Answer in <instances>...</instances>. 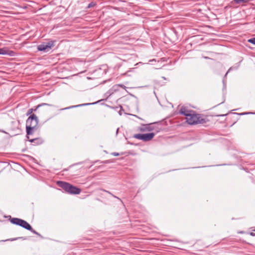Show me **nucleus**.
I'll list each match as a JSON object with an SVG mask.
<instances>
[{"label": "nucleus", "mask_w": 255, "mask_h": 255, "mask_svg": "<svg viewBox=\"0 0 255 255\" xmlns=\"http://www.w3.org/2000/svg\"><path fill=\"white\" fill-rule=\"evenodd\" d=\"M38 123L37 118L34 114L31 115L26 121V132L27 135L32 133V130L37 126Z\"/></svg>", "instance_id": "obj_1"}, {"label": "nucleus", "mask_w": 255, "mask_h": 255, "mask_svg": "<svg viewBox=\"0 0 255 255\" xmlns=\"http://www.w3.org/2000/svg\"><path fill=\"white\" fill-rule=\"evenodd\" d=\"M58 185L64 189L66 192L73 194H79L81 192V189L63 181L58 182Z\"/></svg>", "instance_id": "obj_2"}, {"label": "nucleus", "mask_w": 255, "mask_h": 255, "mask_svg": "<svg viewBox=\"0 0 255 255\" xmlns=\"http://www.w3.org/2000/svg\"><path fill=\"white\" fill-rule=\"evenodd\" d=\"M10 222L13 224L19 225L27 230L32 231L35 234H37L35 231H32L31 226L27 222L23 220L18 218H12L10 220Z\"/></svg>", "instance_id": "obj_3"}, {"label": "nucleus", "mask_w": 255, "mask_h": 255, "mask_svg": "<svg viewBox=\"0 0 255 255\" xmlns=\"http://www.w3.org/2000/svg\"><path fill=\"white\" fill-rule=\"evenodd\" d=\"M200 116L194 111L188 116L186 117L187 123L189 125L197 124L200 122Z\"/></svg>", "instance_id": "obj_4"}, {"label": "nucleus", "mask_w": 255, "mask_h": 255, "mask_svg": "<svg viewBox=\"0 0 255 255\" xmlns=\"http://www.w3.org/2000/svg\"><path fill=\"white\" fill-rule=\"evenodd\" d=\"M54 41H53L43 43L42 44L38 45L37 49L38 51L47 52L54 46Z\"/></svg>", "instance_id": "obj_5"}, {"label": "nucleus", "mask_w": 255, "mask_h": 255, "mask_svg": "<svg viewBox=\"0 0 255 255\" xmlns=\"http://www.w3.org/2000/svg\"><path fill=\"white\" fill-rule=\"evenodd\" d=\"M155 134L153 132L145 134H135L133 137L136 139L142 140L144 141H148L151 140L154 136Z\"/></svg>", "instance_id": "obj_6"}, {"label": "nucleus", "mask_w": 255, "mask_h": 255, "mask_svg": "<svg viewBox=\"0 0 255 255\" xmlns=\"http://www.w3.org/2000/svg\"><path fill=\"white\" fill-rule=\"evenodd\" d=\"M126 90L123 86L120 85H114L109 91V96L114 94L117 92H120L121 94H124V93Z\"/></svg>", "instance_id": "obj_7"}, {"label": "nucleus", "mask_w": 255, "mask_h": 255, "mask_svg": "<svg viewBox=\"0 0 255 255\" xmlns=\"http://www.w3.org/2000/svg\"><path fill=\"white\" fill-rule=\"evenodd\" d=\"M193 112V111L188 109V108L185 106H182L179 110V113L184 115L186 117L188 116Z\"/></svg>", "instance_id": "obj_8"}, {"label": "nucleus", "mask_w": 255, "mask_h": 255, "mask_svg": "<svg viewBox=\"0 0 255 255\" xmlns=\"http://www.w3.org/2000/svg\"><path fill=\"white\" fill-rule=\"evenodd\" d=\"M0 54L1 55H8L9 56H14V52L13 51L9 50L6 47L0 48Z\"/></svg>", "instance_id": "obj_9"}, {"label": "nucleus", "mask_w": 255, "mask_h": 255, "mask_svg": "<svg viewBox=\"0 0 255 255\" xmlns=\"http://www.w3.org/2000/svg\"><path fill=\"white\" fill-rule=\"evenodd\" d=\"M151 130V129L149 125H143L142 127L139 128V130L141 131H148Z\"/></svg>", "instance_id": "obj_10"}, {"label": "nucleus", "mask_w": 255, "mask_h": 255, "mask_svg": "<svg viewBox=\"0 0 255 255\" xmlns=\"http://www.w3.org/2000/svg\"><path fill=\"white\" fill-rule=\"evenodd\" d=\"M234 1L238 4L241 3H246L247 2L251 0H234Z\"/></svg>", "instance_id": "obj_11"}, {"label": "nucleus", "mask_w": 255, "mask_h": 255, "mask_svg": "<svg viewBox=\"0 0 255 255\" xmlns=\"http://www.w3.org/2000/svg\"><path fill=\"white\" fill-rule=\"evenodd\" d=\"M100 100H99L98 101V102L99 101H100ZM97 103V102H93L92 103H88V104H82V105H78V106H72V107H70L69 108H67V109H68V108H74V107H79V106H85V105H90V104H96Z\"/></svg>", "instance_id": "obj_12"}, {"label": "nucleus", "mask_w": 255, "mask_h": 255, "mask_svg": "<svg viewBox=\"0 0 255 255\" xmlns=\"http://www.w3.org/2000/svg\"><path fill=\"white\" fill-rule=\"evenodd\" d=\"M248 42L255 45V38L249 39Z\"/></svg>", "instance_id": "obj_13"}, {"label": "nucleus", "mask_w": 255, "mask_h": 255, "mask_svg": "<svg viewBox=\"0 0 255 255\" xmlns=\"http://www.w3.org/2000/svg\"><path fill=\"white\" fill-rule=\"evenodd\" d=\"M112 154L114 155V156H118V155H119V153H117V152H113V153H112Z\"/></svg>", "instance_id": "obj_14"}, {"label": "nucleus", "mask_w": 255, "mask_h": 255, "mask_svg": "<svg viewBox=\"0 0 255 255\" xmlns=\"http://www.w3.org/2000/svg\"><path fill=\"white\" fill-rule=\"evenodd\" d=\"M32 112V109H29L27 112V115L30 114Z\"/></svg>", "instance_id": "obj_15"}, {"label": "nucleus", "mask_w": 255, "mask_h": 255, "mask_svg": "<svg viewBox=\"0 0 255 255\" xmlns=\"http://www.w3.org/2000/svg\"><path fill=\"white\" fill-rule=\"evenodd\" d=\"M15 239H7V240H2V242H5V241H14Z\"/></svg>", "instance_id": "obj_16"}, {"label": "nucleus", "mask_w": 255, "mask_h": 255, "mask_svg": "<svg viewBox=\"0 0 255 255\" xmlns=\"http://www.w3.org/2000/svg\"><path fill=\"white\" fill-rule=\"evenodd\" d=\"M31 142H33V141L34 140V139H30L29 140Z\"/></svg>", "instance_id": "obj_17"}, {"label": "nucleus", "mask_w": 255, "mask_h": 255, "mask_svg": "<svg viewBox=\"0 0 255 255\" xmlns=\"http://www.w3.org/2000/svg\"><path fill=\"white\" fill-rule=\"evenodd\" d=\"M158 101L159 103L161 105L160 100L159 99H158Z\"/></svg>", "instance_id": "obj_18"}, {"label": "nucleus", "mask_w": 255, "mask_h": 255, "mask_svg": "<svg viewBox=\"0 0 255 255\" xmlns=\"http://www.w3.org/2000/svg\"><path fill=\"white\" fill-rule=\"evenodd\" d=\"M118 92H117V94H119V93H118ZM116 93H117V92H116L115 94H116Z\"/></svg>", "instance_id": "obj_19"}]
</instances>
